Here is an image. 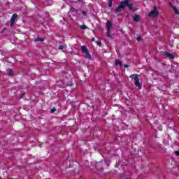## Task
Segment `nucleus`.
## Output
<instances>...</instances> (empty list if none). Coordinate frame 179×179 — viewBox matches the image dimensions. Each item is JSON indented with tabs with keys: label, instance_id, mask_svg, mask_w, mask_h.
Wrapping results in <instances>:
<instances>
[{
	"label": "nucleus",
	"instance_id": "obj_16",
	"mask_svg": "<svg viewBox=\"0 0 179 179\" xmlns=\"http://www.w3.org/2000/svg\"><path fill=\"white\" fill-rule=\"evenodd\" d=\"M173 10H174V12H175V13H176V15H179V11H178V10H177V8H173Z\"/></svg>",
	"mask_w": 179,
	"mask_h": 179
},
{
	"label": "nucleus",
	"instance_id": "obj_13",
	"mask_svg": "<svg viewBox=\"0 0 179 179\" xmlns=\"http://www.w3.org/2000/svg\"><path fill=\"white\" fill-rule=\"evenodd\" d=\"M8 76H12V75H13V71L11 69H9L8 71Z\"/></svg>",
	"mask_w": 179,
	"mask_h": 179
},
{
	"label": "nucleus",
	"instance_id": "obj_25",
	"mask_svg": "<svg viewBox=\"0 0 179 179\" xmlns=\"http://www.w3.org/2000/svg\"><path fill=\"white\" fill-rule=\"evenodd\" d=\"M6 28H3L2 32L3 33V31H6Z\"/></svg>",
	"mask_w": 179,
	"mask_h": 179
},
{
	"label": "nucleus",
	"instance_id": "obj_6",
	"mask_svg": "<svg viewBox=\"0 0 179 179\" xmlns=\"http://www.w3.org/2000/svg\"><path fill=\"white\" fill-rule=\"evenodd\" d=\"M106 27H107V30H111V27H113V24H111V22L108 21L106 22Z\"/></svg>",
	"mask_w": 179,
	"mask_h": 179
},
{
	"label": "nucleus",
	"instance_id": "obj_12",
	"mask_svg": "<svg viewBox=\"0 0 179 179\" xmlns=\"http://www.w3.org/2000/svg\"><path fill=\"white\" fill-rule=\"evenodd\" d=\"M70 12L76 13V12H78V11L76 10V9L75 8L71 7Z\"/></svg>",
	"mask_w": 179,
	"mask_h": 179
},
{
	"label": "nucleus",
	"instance_id": "obj_5",
	"mask_svg": "<svg viewBox=\"0 0 179 179\" xmlns=\"http://www.w3.org/2000/svg\"><path fill=\"white\" fill-rule=\"evenodd\" d=\"M17 18V14L15 13L12 15L10 19V27H13V24Z\"/></svg>",
	"mask_w": 179,
	"mask_h": 179
},
{
	"label": "nucleus",
	"instance_id": "obj_20",
	"mask_svg": "<svg viewBox=\"0 0 179 179\" xmlns=\"http://www.w3.org/2000/svg\"><path fill=\"white\" fill-rule=\"evenodd\" d=\"M96 44H98L99 47H101V43L100 41L96 42Z\"/></svg>",
	"mask_w": 179,
	"mask_h": 179
},
{
	"label": "nucleus",
	"instance_id": "obj_24",
	"mask_svg": "<svg viewBox=\"0 0 179 179\" xmlns=\"http://www.w3.org/2000/svg\"><path fill=\"white\" fill-rule=\"evenodd\" d=\"M124 68H128L129 66H128V64H124Z\"/></svg>",
	"mask_w": 179,
	"mask_h": 179
},
{
	"label": "nucleus",
	"instance_id": "obj_10",
	"mask_svg": "<svg viewBox=\"0 0 179 179\" xmlns=\"http://www.w3.org/2000/svg\"><path fill=\"white\" fill-rule=\"evenodd\" d=\"M35 43H37V41H44V38H37L34 40Z\"/></svg>",
	"mask_w": 179,
	"mask_h": 179
},
{
	"label": "nucleus",
	"instance_id": "obj_19",
	"mask_svg": "<svg viewBox=\"0 0 179 179\" xmlns=\"http://www.w3.org/2000/svg\"><path fill=\"white\" fill-rule=\"evenodd\" d=\"M51 113H55L57 111V109L55 108H53L50 110Z\"/></svg>",
	"mask_w": 179,
	"mask_h": 179
},
{
	"label": "nucleus",
	"instance_id": "obj_2",
	"mask_svg": "<svg viewBox=\"0 0 179 179\" xmlns=\"http://www.w3.org/2000/svg\"><path fill=\"white\" fill-rule=\"evenodd\" d=\"M130 78L133 79L135 86L141 90L142 89V83L139 82V75H131Z\"/></svg>",
	"mask_w": 179,
	"mask_h": 179
},
{
	"label": "nucleus",
	"instance_id": "obj_3",
	"mask_svg": "<svg viewBox=\"0 0 179 179\" xmlns=\"http://www.w3.org/2000/svg\"><path fill=\"white\" fill-rule=\"evenodd\" d=\"M148 16H150V17H156L157 16H159V10L157 9V7L154 6L153 10L149 13Z\"/></svg>",
	"mask_w": 179,
	"mask_h": 179
},
{
	"label": "nucleus",
	"instance_id": "obj_18",
	"mask_svg": "<svg viewBox=\"0 0 179 179\" xmlns=\"http://www.w3.org/2000/svg\"><path fill=\"white\" fill-rule=\"evenodd\" d=\"M136 40H137V41H141V40H142V37L141 36H139L136 38Z\"/></svg>",
	"mask_w": 179,
	"mask_h": 179
},
{
	"label": "nucleus",
	"instance_id": "obj_26",
	"mask_svg": "<svg viewBox=\"0 0 179 179\" xmlns=\"http://www.w3.org/2000/svg\"><path fill=\"white\" fill-rule=\"evenodd\" d=\"M92 41H94V38H92Z\"/></svg>",
	"mask_w": 179,
	"mask_h": 179
},
{
	"label": "nucleus",
	"instance_id": "obj_4",
	"mask_svg": "<svg viewBox=\"0 0 179 179\" xmlns=\"http://www.w3.org/2000/svg\"><path fill=\"white\" fill-rule=\"evenodd\" d=\"M81 51L84 52V54H85L86 58H88L89 59L92 58V55L89 54V50H87V48L86 46H82Z\"/></svg>",
	"mask_w": 179,
	"mask_h": 179
},
{
	"label": "nucleus",
	"instance_id": "obj_11",
	"mask_svg": "<svg viewBox=\"0 0 179 179\" xmlns=\"http://www.w3.org/2000/svg\"><path fill=\"white\" fill-rule=\"evenodd\" d=\"M115 65H116V66H118V65H121V61L116 59L115 61Z\"/></svg>",
	"mask_w": 179,
	"mask_h": 179
},
{
	"label": "nucleus",
	"instance_id": "obj_23",
	"mask_svg": "<svg viewBox=\"0 0 179 179\" xmlns=\"http://www.w3.org/2000/svg\"><path fill=\"white\" fill-rule=\"evenodd\" d=\"M72 85H73V83H72V81H71L70 83L69 84V86H72Z\"/></svg>",
	"mask_w": 179,
	"mask_h": 179
},
{
	"label": "nucleus",
	"instance_id": "obj_7",
	"mask_svg": "<svg viewBox=\"0 0 179 179\" xmlns=\"http://www.w3.org/2000/svg\"><path fill=\"white\" fill-rule=\"evenodd\" d=\"M164 55L167 57V58H174V55L169 53V52H165Z\"/></svg>",
	"mask_w": 179,
	"mask_h": 179
},
{
	"label": "nucleus",
	"instance_id": "obj_9",
	"mask_svg": "<svg viewBox=\"0 0 179 179\" xmlns=\"http://www.w3.org/2000/svg\"><path fill=\"white\" fill-rule=\"evenodd\" d=\"M139 19H140L139 15H136V16L134 17L133 20L134 22H138L139 20Z\"/></svg>",
	"mask_w": 179,
	"mask_h": 179
},
{
	"label": "nucleus",
	"instance_id": "obj_21",
	"mask_svg": "<svg viewBox=\"0 0 179 179\" xmlns=\"http://www.w3.org/2000/svg\"><path fill=\"white\" fill-rule=\"evenodd\" d=\"M59 50H64V46L59 45Z\"/></svg>",
	"mask_w": 179,
	"mask_h": 179
},
{
	"label": "nucleus",
	"instance_id": "obj_22",
	"mask_svg": "<svg viewBox=\"0 0 179 179\" xmlns=\"http://www.w3.org/2000/svg\"><path fill=\"white\" fill-rule=\"evenodd\" d=\"M175 155H176V156H179V151H176Z\"/></svg>",
	"mask_w": 179,
	"mask_h": 179
},
{
	"label": "nucleus",
	"instance_id": "obj_8",
	"mask_svg": "<svg viewBox=\"0 0 179 179\" xmlns=\"http://www.w3.org/2000/svg\"><path fill=\"white\" fill-rule=\"evenodd\" d=\"M107 37H108L109 38H111V30L110 29H107V34H106Z\"/></svg>",
	"mask_w": 179,
	"mask_h": 179
},
{
	"label": "nucleus",
	"instance_id": "obj_15",
	"mask_svg": "<svg viewBox=\"0 0 179 179\" xmlns=\"http://www.w3.org/2000/svg\"><path fill=\"white\" fill-rule=\"evenodd\" d=\"M111 6H113V0H109L108 7L111 8Z\"/></svg>",
	"mask_w": 179,
	"mask_h": 179
},
{
	"label": "nucleus",
	"instance_id": "obj_14",
	"mask_svg": "<svg viewBox=\"0 0 179 179\" xmlns=\"http://www.w3.org/2000/svg\"><path fill=\"white\" fill-rule=\"evenodd\" d=\"M80 29L81 30H86V29H87V27L86 25H81Z\"/></svg>",
	"mask_w": 179,
	"mask_h": 179
},
{
	"label": "nucleus",
	"instance_id": "obj_17",
	"mask_svg": "<svg viewBox=\"0 0 179 179\" xmlns=\"http://www.w3.org/2000/svg\"><path fill=\"white\" fill-rule=\"evenodd\" d=\"M24 94H26L24 92L22 93V94L20 96L19 99H23V97H24Z\"/></svg>",
	"mask_w": 179,
	"mask_h": 179
},
{
	"label": "nucleus",
	"instance_id": "obj_1",
	"mask_svg": "<svg viewBox=\"0 0 179 179\" xmlns=\"http://www.w3.org/2000/svg\"><path fill=\"white\" fill-rule=\"evenodd\" d=\"M126 6H128L130 10H134V7H132V3H129V0H124L120 3L118 7L115 9L116 13L124 10Z\"/></svg>",
	"mask_w": 179,
	"mask_h": 179
}]
</instances>
